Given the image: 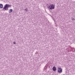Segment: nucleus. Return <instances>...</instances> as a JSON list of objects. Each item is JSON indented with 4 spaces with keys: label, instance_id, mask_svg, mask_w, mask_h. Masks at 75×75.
I'll use <instances>...</instances> for the list:
<instances>
[{
    "label": "nucleus",
    "instance_id": "nucleus-7",
    "mask_svg": "<svg viewBox=\"0 0 75 75\" xmlns=\"http://www.w3.org/2000/svg\"><path fill=\"white\" fill-rule=\"evenodd\" d=\"M25 10L26 11H28V9L26 8H25Z\"/></svg>",
    "mask_w": 75,
    "mask_h": 75
},
{
    "label": "nucleus",
    "instance_id": "nucleus-2",
    "mask_svg": "<svg viewBox=\"0 0 75 75\" xmlns=\"http://www.w3.org/2000/svg\"><path fill=\"white\" fill-rule=\"evenodd\" d=\"M48 8L50 9V10L54 9L55 8V6L54 5V4H51L49 6Z\"/></svg>",
    "mask_w": 75,
    "mask_h": 75
},
{
    "label": "nucleus",
    "instance_id": "nucleus-3",
    "mask_svg": "<svg viewBox=\"0 0 75 75\" xmlns=\"http://www.w3.org/2000/svg\"><path fill=\"white\" fill-rule=\"evenodd\" d=\"M57 72L59 74H61L62 72V69L59 67H58L57 68Z\"/></svg>",
    "mask_w": 75,
    "mask_h": 75
},
{
    "label": "nucleus",
    "instance_id": "nucleus-8",
    "mask_svg": "<svg viewBox=\"0 0 75 75\" xmlns=\"http://www.w3.org/2000/svg\"><path fill=\"white\" fill-rule=\"evenodd\" d=\"M71 20L73 21H74V18H71Z\"/></svg>",
    "mask_w": 75,
    "mask_h": 75
},
{
    "label": "nucleus",
    "instance_id": "nucleus-4",
    "mask_svg": "<svg viewBox=\"0 0 75 75\" xmlns=\"http://www.w3.org/2000/svg\"><path fill=\"white\" fill-rule=\"evenodd\" d=\"M57 70V68H56V67H53V71H55Z\"/></svg>",
    "mask_w": 75,
    "mask_h": 75
},
{
    "label": "nucleus",
    "instance_id": "nucleus-5",
    "mask_svg": "<svg viewBox=\"0 0 75 75\" xmlns=\"http://www.w3.org/2000/svg\"><path fill=\"white\" fill-rule=\"evenodd\" d=\"M3 7V5L2 4H0V8H2Z\"/></svg>",
    "mask_w": 75,
    "mask_h": 75
},
{
    "label": "nucleus",
    "instance_id": "nucleus-1",
    "mask_svg": "<svg viewBox=\"0 0 75 75\" xmlns=\"http://www.w3.org/2000/svg\"><path fill=\"white\" fill-rule=\"evenodd\" d=\"M9 7H11V5H9L8 4H6L4 6V10H7Z\"/></svg>",
    "mask_w": 75,
    "mask_h": 75
},
{
    "label": "nucleus",
    "instance_id": "nucleus-6",
    "mask_svg": "<svg viewBox=\"0 0 75 75\" xmlns=\"http://www.w3.org/2000/svg\"><path fill=\"white\" fill-rule=\"evenodd\" d=\"M13 12V9H11L9 10V13H10Z\"/></svg>",
    "mask_w": 75,
    "mask_h": 75
},
{
    "label": "nucleus",
    "instance_id": "nucleus-9",
    "mask_svg": "<svg viewBox=\"0 0 75 75\" xmlns=\"http://www.w3.org/2000/svg\"><path fill=\"white\" fill-rule=\"evenodd\" d=\"M13 44H16V43L15 42H13Z\"/></svg>",
    "mask_w": 75,
    "mask_h": 75
}]
</instances>
